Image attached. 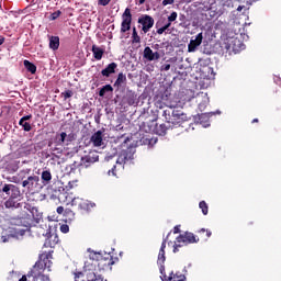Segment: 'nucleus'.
Here are the masks:
<instances>
[{
  "label": "nucleus",
  "mask_w": 281,
  "mask_h": 281,
  "mask_svg": "<svg viewBox=\"0 0 281 281\" xmlns=\"http://www.w3.org/2000/svg\"><path fill=\"white\" fill-rule=\"evenodd\" d=\"M23 207L24 212H29L27 217L20 218L16 227L10 228L8 235H2V243H10L11 238L22 240L25 236V233L30 232V227H32V221H34L35 223H40V221L43 218V213L38 212L37 207L32 206L31 204L27 203H24Z\"/></svg>",
  "instance_id": "1"
},
{
  "label": "nucleus",
  "mask_w": 281,
  "mask_h": 281,
  "mask_svg": "<svg viewBox=\"0 0 281 281\" xmlns=\"http://www.w3.org/2000/svg\"><path fill=\"white\" fill-rule=\"evenodd\" d=\"M139 25H143L142 30L144 34H148L150 32V29L155 25V20L150 15H143L138 19Z\"/></svg>",
  "instance_id": "13"
},
{
  "label": "nucleus",
  "mask_w": 281,
  "mask_h": 281,
  "mask_svg": "<svg viewBox=\"0 0 281 281\" xmlns=\"http://www.w3.org/2000/svg\"><path fill=\"white\" fill-rule=\"evenodd\" d=\"M144 58L149 61L159 60L161 55H159V52H153L149 46H146L144 49Z\"/></svg>",
  "instance_id": "18"
},
{
  "label": "nucleus",
  "mask_w": 281,
  "mask_h": 281,
  "mask_svg": "<svg viewBox=\"0 0 281 281\" xmlns=\"http://www.w3.org/2000/svg\"><path fill=\"white\" fill-rule=\"evenodd\" d=\"M245 8V5H239L238 8H237V12H243V9Z\"/></svg>",
  "instance_id": "56"
},
{
  "label": "nucleus",
  "mask_w": 281,
  "mask_h": 281,
  "mask_svg": "<svg viewBox=\"0 0 281 281\" xmlns=\"http://www.w3.org/2000/svg\"><path fill=\"white\" fill-rule=\"evenodd\" d=\"M177 243H182V245H192L196 243V237L192 233H186L177 237Z\"/></svg>",
  "instance_id": "16"
},
{
  "label": "nucleus",
  "mask_w": 281,
  "mask_h": 281,
  "mask_svg": "<svg viewBox=\"0 0 281 281\" xmlns=\"http://www.w3.org/2000/svg\"><path fill=\"white\" fill-rule=\"evenodd\" d=\"M179 247H183L182 243H177L173 245V254H177V251H179Z\"/></svg>",
  "instance_id": "45"
},
{
  "label": "nucleus",
  "mask_w": 281,
  "mask_h": 281,
  "mask_svg": "<svg viewBox=\"0 0 281 281\" xmlns=\"http://www.w3.org/2000/svg\"><path fill=\"white\" fill-rule=\"evenodd\" d=\"M166 30L167 29L165 26H162V27L157 30V34H164V32H166Z\"/></svg>",
  "instance_id": "50"
},
{
  "label": "nucleus",
  "mask_w": 281,
  "mask_h": 281,
  "mask_svg": "<svg viewBox=\"0 0 281 281\" xmlns=\"http://www.w3.org/2000/svg\"><path fill=\"white\" fill-rule=\"evenodd\" d=\"M166 131H168V126L166 124H160L156 126V133L157 135H166Z\"/></svg>",
  "instance_id": "34"
},
{
  "label": "nucleus",
  "mask_w": 281,
  "mask_h": 281,
  "mask_svg": "<svg viewBox=\"0 0 281 281\" xmlns=\"http://www.w3.org/2000/svg\"><path fill=\"white\" fill-rule=\"evenodd\" d=\"M212 113V115H221V111H216V112H211Z\"/></svg>",
  "instance_id": "59"
},
{
  "label": "nucleus",
  "mask_w": 281,
  "mask_h": 281,
  "mask_svg": "<svg viewBox=\"0 0 281 281\" xmlns=\"http://www.w3.org/2000/svg\"><path fill=\"white\" fill-rule=\"evenodd\" d=\"M19 281H27V276H23Z\"/></svg>",
  "instance_id": "58"
},
{
  "label": "nucleus",
  "mask_w": 281,
  "mask_h": 281,
  "mask_svg": "<svg viewBox=\"0 0 281 281\" xmlns=\"http://www.w3.org/2000/svg\"><path fill=\"white\" fill-rule=\"evenodd\" d=\"M162 116L165 117L167 124H172V126H179V124L188 120V115H186L182 110L172 106L165 109L162 111Z\"/></svg>",
  "instance_id": "3"
},
{
  "label": "nucleus",
  "mask_w": 281,
  "mask_h": 281,
  "mask_svg": "<svg viewBox=\"0 0 281 281\" xmlns=\"http://www.w3.org/2000/svg\"><path fill=\"white\" fill-rule=\"evenodd\" d=\"M63 212H65V207L58 206L57 207V214H63Z\"/></svg>",
  "instance_id": "52"
},
{
  "label": "nucleus",
  "mask_w": 281,
  "mask_h": 281,
  "mask_svg": "<svg viewBox=\"0 0 281 281\" xmlns=\"http://www.w3.org/2000/svg\"><path fill=\"white\" fill-rule=\"evenodd\" d=\"M42 181L45 186L52 181V172L49 170H45L42 172Z\"/></svg>",
  "instance_id": "32"
},
{
  "label": "nucleus",
  "mask_w": 281,
  "mask_h": 281,
  "mask_svg": "<svg viewBox=\"0 0 281 281\" xmlns=\"http://www.w3.org/2000/svg\"><path fill=\"white\" fill-rule=\"evenodd\" d=\"M111 3V0H99V5H109Z\"/></svg>",
  "instance_id": "48"
},
{
  "label": "nucleus",
  "mask_w": 281,
  "mask_h": 281,
  "mask_svg": "<svg viewBox=\"0 0 281 281\" xmlns=\"http://www.w3.org/2000/svg\"><path fill=\"white\" fill-rule=\"evenodd\" d=\"M160 69L161 71H170V64H164Z\"/></svg>",
  "instance_id": "47"
},
{
  "label": "nucleus",
  "mask_w": 281,
  "mask_h": 281,
  "mask_svg": "<svg viewBox=\"0 0 281 281\" xmlns=\"http://www.w3.org/2000/svg\"><path fill=\"white\" fill-rule=\"evenodd\" d=\"M55 142L57 143V146H68L69 145V137L67 136V133L61 132L60 134H57L55 137Z\"/></svg>",
  "instance_id": "21"
},
{
  "label": "nucleus",
  "mask_w": 281,
  "mask_h": 281,
  "mask_svg": "<svg viewBox=\"0 0 281 281\" xmlns=\"http://www.w3.org/2000/svg\"><path fill=\"white\" fill-rule=\"evenodd\" d=\"M75 281H106L102 276H97L95 272H88L86 274V280L85 276L82 272L76 273L75 274Z\"/></svg>",
  "instance_id": "14"
},
{
  "label": "nucleus",
  "mask_w": 281,
  "mask_h": 281,
  "mask_svg": "<svg viewBox=\"0 0 281 281\" xmlns=\"http://www.w3.org/2000/svg\"><path fill=\"white\" fill-rule=\"evenodd\" d=\"M201 232H205V228H202Z\"/></svg>",
  "instance_id": "64"
},
{
  "label": "nucleus",
  "mask_w": 281,
  "mask_h": 281,
  "mask_svg": "<svg viewBox=\"0 0 281 281\" xmlns=\"http://www.w3.org/2000/svg\"><path fill=\"white\" fill-rule=\"evenodd\" d=\"M233 43V47L232 44ZM226 52H229V49H233V52H238V45H239V49H245V44L240 43V40L235 38V40H228L227 42H225L224 44Z\"/></svg>",
  "instance_id": "15"
},
{
  "label": "nucleus",
  "mask_w": 281,
  "mask_h": 281,
  "mask_svg": "<svg viewBox=\"0 0 281 281\" xmlns=\"http://www.w3.org/2000/svg\"><path fill=\"white\" fill-rule=\"evenodd\" d=\"M22 188H25L27 192H40L43 190L41 178L36 175L29 176L25 180L22 181Z\"/></svg>",
  "instance_id": "7"
},
{
  "label": "nucleus",
  "mask_w": 281,
  "mask_h": 281,
  "mask_svg": "<svg viewBox=\"0 0 281 281\" xmlns=\"http://www.w3.org/2000/svg\"><path fill=\"white\" fill-rule=\"evenodd\" d=\"M24 67L30 74H36V65L32 64L30 60H24Z\"/></svg>",
  "instance_id": "31"
},
{
  "label": "nucleus",
  "mask_w": 281,
  "mask_h": 281,
  "mask_svg": "<svg viewBox=\"0 0 281 281\" xmlns=\"http://www.w3.org/2000/svg\"><path fill=\"white\" fill-rule=\"evenodd\" d=\"M224 8H234V2L232 0H226L223 2Z\"/></svg>",
  "instance_id": "43"
},
{
  "label": "nucleus",
  "mask_w": 281,
  "mask_h": 281,
  "mask_svg": "<svg viewBox=\"0 0 281 281\" xmlns=\"http://www.w3.org/2000/svg\"><path fill=\"white\" fill-rule=\"evenodd\" d=\"M199 207L200 210H202V214H204V216H207V203H205V201H201Z\"/></svg>",
  "instance_id": "36"
},
{
  "label": "nucleus",
  "mask_w": 281,
  "mask_h": 281,
  "mask_svg": "<svg viewBox=\"0 0 281 281\" xmlns=\"http://www.w3.org/2000/svg\"><path fill=\"white\" fill-rule=\"evenodd\" d=\"M92 54H93L95 60H102V56H104V49H102L99 46L93 45L92 46Z\"/></svg>",
  "instance_id": "26"
},
{
  "label": "nucleus",
  "mask_w": 281,
  "mask_h": 281,
  "mask_svg": "<svg viewBox=\"0 0 281 281\" xmlns=\"http://www.w3.org/2000/svg\"><path fill=\"white\" fill-rule=\"evenodd\" d=\"M31 172L32 169L30 168L22 169L18 172V175L8 178V181H10L11 183H23V181H25V179L30 177Z\"/></svg>",
  "instance_id": "11"
},
{
  "label": "nucleus",
  "mask_w": 281,
  "mask_h": 281,
  "mask_svg": "<svg viewBox=\"0 0 281 281\" xmlns=\"http://www.w3.org/2000/svg\"><path fill=\"white\" fill-rule=\"evenodd\" d=\"M108 175L115 176V166L111 170L108 171Z\"/></svg>",
  "instance_id": "53"
},
{
  "label": "nucleus",
  "mask_w": 281,
  "mask_h": 281,
  "mask_svg": "<svg viewBox=\"0 0 281 281\" xmlns=\"http://www.w3.org/2000/svg\"><path fill=\"white\" fill-rule=\"evenodd\" d=\"M175 3V0H162V5H172Z\"/></svg>",
  "instance_id": "49"
},
{
  "label": "nucleus",
  "mask_w": 281,
  "mask_h": 281,
  "mask_svg": "<svg viewBox=\"0 0 281 281\" xmlns=\"http://www.w3.org/2000/svg\"><path fill=\"white\" fill-rule=\"evenodd\" d=\"M193 100H195L199 111H203L207 108V104H210V97H207V92H199Z\"/></svg>",
  "instance_id": "9"
},
{
  "label": "nucleus",
  "mask_w": 281,
  "mask_h": 281,
  "mask_svg": "<svg viewBox=\"0 0 281 281\" xmlns=\"http://www.w3.org/2000/svg\"><path fill=\"white\" fill-rule=\"evenodd\" d=\"M157 143V138H151V146Z\"/></svg>",
  "instance_id": "60"
},
{
  "label": "nucleus",
  "mask_w": 281,
  "mask_h": 281,
  "mask_svg": "<svg viewBox=\"0 0 281 281\" xmlns=\"http://www.w3.org/2000/svg\"><path fill=\"white\" fill-rule=\"evenodd\" d=\"M256 122H258V119H255V120L252 121V124H256Z\"/></svg>",
  "instance_id": "62"
},
{
  "label": "nucleus",
  "mask_w": 281,
  "mask_h": 281,
  "mask_svg": "<svg viewBox=\"0 0 281 281\" xmlns=\"http://www.w3.org/2000/svg\"><path fill=\"white\" fill-rule=\"evenodd\" d=\"M4 206L8 210H18V207H22L23 205H21V203H19L16 200H7L4 202Z\"/></svg>",
  "instance_id": "27"
},
{
  "label": "nucleus",
  "mask_w": 281,
  "mask_h": 281,
  "mask_svg": "<svg viewBox=\"0 0 281 281\" xmlns=\"http://www.w3.org/2000/svg\"><path fill=\"white\" fill-rule=\"evenodd\" d=\"M177 16L178 14L176 11L171 12V14L168 16V22L173 23V21H177Z\"/></svg>",
  "instance_id": "39"
},
{
  "label": "nucleus",
  "mask_w": 281,
  "mask_h": 281,
  "mask_svg": "<svg viewBox=\"0 0 281 281\" xmlns=\"http://www.w3.org/2000/svg\"><path fill=\"white\" fill-rule=\"evenodd\" d=\"M59 203H66V205H71V207H77V210H82L83 212H89V210L95 205V203L89 202V200L81 198H74L72 200H59Z\"/></svg>",
  "instance_id": "4"
},
{
  "label": "nucleus",
  "mask_w": 281,
  "mask_h": 281,
  "mask_svg": "<svg viewBox=\"0 0 281 281\" xmlns=\"http://www.w3.org/2000/svg\"><path fill=\"white\" fill-rule=\"evenodd\" d=\"M48 148H49V151L52 153V155H54V157H60V155H63V146L58 145V143L56 140L49 142Z\"/></svg>",
  "instance_id": "19"
},
{
  "label": "nucleus",
  "mask_w": 281,
  "mask_h": 281,
  "mask_svg": "<svg viewBox=\"0 0 281 281\" xmlns=\"http://www.w3.org/2000/svg\"><path fill=\"white\" fill-rule=\"evenodd\" d=\"M181 226H175V228H173V234H179V232H181V228H180Z\"/></svg>",
  "instance_id": "51"
},
{
  "label": "nucleus",
  "mask_w": 281,
  "mask_h": 281,
  "mask_svg": "<svg viewBox=\"0 0 281 281\" xmlns=\"http://www.w3.org/2000/svg\"><path fill=\"white\" fill-rule=\"evenodd\" d=\"M45 269H48V271H52V260L49 258H44L38 260L33 269L27 273V278H38L45 271Z\"/></svg>",
  "instance_id": "5"
},
{
  "label": "nucleus",
  "mask_w": 281,
  "mask_h": 281,
  "mask_svg": "<svg viewBox=\"0 0 281 281\" xmlns=\"http://www.w3.org/2000/svg\"><path fill=\"white\" fill-rule=\"evenodd\" d=\"M146 0H139V3L142 4V3H144Z\"/></svg>",
  "instance_id": "63"
},
{
  "label": "nucleus",
  "mask_w": 281,
  "mask_h": 281,
  "mask_svg": "<svg viewBox=\"0 0 281 281\" xmlns=\"http://www.w3.org/2000/svg\"><path fill=\"white\" fill-rule=\"evenodd\" d=\"M124 85H126V75L120 72L114 82V87H116V89H121V87H124Z\"/></svg>",
  "instance_id": "25"
},
{
  "label": "nucleus",
  "mask_w": 281,
  "mask_h": 281,
  "mask_svg": "<svg viewBox=\"0 0 281 281\" xmlns=\"http://www.w3.org/2000/svg\"><path fill=\"white\" fill-rule=\"evenodd\" d=\"M136 149L134 146H123L122 149L119 151V157L116 159V164L119 166H124L135 159Z\"/></svg>",
  "instance_id": "6"
},
{
  "label": "nucleus",
  "mask_w": 281,
  "mask_h": 281,
  "mask_svg": "<svg viewBox=\"0 0 281 281\" xmlns=\"http://www.w3.org/2000/svg\"><path fill=\"white\" fill-rule=\"evenodd\" d=\"M19 124H20V126H22L23 131H25L26 133H30V131H32V125L29 122L20 121Z\"/></svg>",
  "instance_id": "35"
},
{
  "label": "nucleus",
  "mask_w": 281,
  "mask_h": 281,
  "mask_svg": "<svg viewBox=\"0 0 281 281\" xmlns=\"http://www.w3.org/2000/svg\"><path fill=\"white\" fill-rule=\"evenodd\" d=\"M61 95L64 97V100H67V99L71 98V95H74V92L71 90H67V91L63 92Z\"/></svg>",
  "instance_id": "41"
},
{
  "label": "nucleus",
  "mask_w": 281,
  "mask_h": 281,
  "mask_svg": "<svg viewBox=\"0 0 281 281\" xmlns=\"http://www.w3.org/2000/svg\"><path fill=\"white\" fill-rule=\"evenodd\" d=\"M203 43V33H199L195 38H192L188 45V52H196V47H199Z\"/></svg>",
  "instance_id": "17"
},
{
  "label": "nucleus",
  "mask_w": 281,
  "mask_h": 281,
  "mask_svg": "<svg viewBox=\"0 0 281 281\" xmlns=\"http://www.w3.org/2000/svg\"><path fill=\"white\" fill-rule=\"evenodd\" d=\"M133 23V14H131V9L126 8L122 14L121 23V34H126L131 30V24Z\"/></svg>",
  "instance_id": "8"
},
{
  "label": "nucleus",
  "mask_w": 281,
  "mask_h": 281,
  "mask_svg": "<svg viewBox=\"0 0 281 281\" xmlns=\"http://www.w3.org/2000/svg\"><path fill=\"white\" fill-rule=\"evenodd\" d=\"M132 43L133 45H139V43H142V37H139V34H137L136 27H133Z\"/></svg>",
  "instance_id": "30"
},
{
  "label": "nucleus",
  "mask_w": 281,
  "mask_h": 281,
  "mask_svg": "<svg viewBox=\"0 0 281 281\" xmlns=\"http://www.w3.org/2000/svg\"><path fill=\"white\" fill-rule=\"evenodd\" d=\"M65 215L66 216H71V218H74V216H76V214L74 213V211L69 210V209H66L65 210Z\"/></svg>",
  "instance_id": "44"
},
{
  "label": "nucleus",
  "mask_w": 281,
  "mask_h": 281,
  "mask_svg": "<svg viewBox=\"0 0 281 281\" xmlns=\"http://www.w3.org/2000/svg\"><path fill=\"white\" fill-rule=\"evenodd\" d=\"M1 192H4L10 199H19L21 196V189L14 184H4Z\"/></svg>",
  "instance_id": "12"
},
{
  "label": "nucleus",
  "mask_w": 281,
  "mask_h": 281,
  "mask_svg": "<svg viewBox=\"0 0 281 281\" xmlns=\"http://www.w3.org/2000/svg\"><path fill=\"white\" fill-rule=\"evenodd\" d=\"M166 262V239L162 240L159 254H158V259H157V265L159 267V272L162 277V281H186V276L181 274L179 272L175 273L171 272L169 277L166 276V266L164 263Z\"/></svg>",
  "instance_id": "2"
},
{
  "label": "nucleus",
  "mask_w": 281,
  "mask_h": 281,
  "mask_svg": "<svg viewBox=\"0 0 281 281\" xmlns=\"http://www.w3.org/2000/svg\"><path fill=\"white\" fill-rule=\"evenodd\" d=\"M97 161H100V155H98V151H89L88 155L81 158V166H85V168H89V166L95 164Z\"/></svg>",
  "instance_id": "10"
},
{
  "label": "nucleus",
  "mask_w": 281,
  "mask_h": 281,
  "mask_svg": "<svg viewBox=\"0 0 281 281\" xmlns=\"http://www.w3.org/2000/svg\"><path fill=\"white\" fill-rule=\"evenodd\" d=\"M211 115H212V112L202 113L199 115V122L203 126V128H207V126H210V116Z\"/></svg>",
  "instance_id": "23"
},
{
  "label": "nucleus",
  "mask_w": 281,
  "mask_h": 281,
  "mask_svg": "<svg viewBox=\"0 0 281 281\" xmlns=\"http://www.w3.org/2000/svg\"><path fill=\"white\" fill-rule=\"evenodd\" d=\"M34 281H49V277L45 274H40L38 277H32Z\"/></svg>",
  "instance_id": "37"
},
{
  "label": "nucleus",
  "mask_w": 281,
  "mask_h": 281,
  "mask_svg": "<svg viewBox=\"0 0 281 281\" xmlns=\"http://www.w3.org/2000/svg\"><path fill=\"white\" fill-rule=\"evenodd\" d=\"M60 14H63V12L56 11V12H54V13L50 14L49 20H50V21H56V19H58V16H60Z\"/></svg>",
  "instance_id": "40"
},
{
  "label": "nucleus",
  "mask_w": 281,
  "mask_h": 281,
  "mask_svg": "<svg viewBox=\"0 0 281 281\" xmlns=\"http://www.w3.org/2000/svg\"><path fill=\"white\" fill-rule=\"evenodd\" d=\"M88 252L90 254L89 255V258L90 260H100V258H102V252H98V251H93L91 250L90 248L88 249Z\"/></svg>",
  "instance_id": "33"
},
{
  "label": "nucleus",
  "mask_w": 281,
  "mask_h": 281,
  "mask_svg": "<svg viewBox=\"0 0 281 281\" xmlns=\"http://www.w3.org/2000/svg\"><path fill=\"white\" fill-rule=\"evenodd\" d=\"M170 25H172V22H168L167 24L164 25V27H166V30H168V27H170Z\"/></svg>",
  "instance_id": "57"
},
{
  "label": "nucleus",
  "mask_w": 281,
  "mask_h": 281,
  "mask_svg": "<svg viewBox=\"0 0 281 281\" xmlns=\"http://www.w3.org/2000/svg\"><path fill=\"white\" fill-rule=\"evenodd\" d=\"M3 43H5V37L0 35V45H3Z\"/></svg>",
  "instance_id": "55"
},
{
  "label": "nucleus",
  "mask_w": 281,
  "mask_h": 281,
  "mask_svg": "<svg viewBox=\"0 0 281 281\" xmlns=\"http://www.w3.org/2000/svg\"><path fill=\"white\" fill-rule=\"evenodd\" d=\"M90 142L93 144L95 147L104 146V139L102 135V131L95 132L91 138Z\"/></svg>",
  "instance_id": "20"
},
{
  "label": "nucleus",
  "mask_w": 281,
  "mask_h": 281,
  "mask_svg": "<svg viewBox=\"0 0 281 281\" xmlns=\"http://www.w3.org/2000/svg\"><path fill=\"white\" fill-rule=\"evenodd\" d=\"M274 82H276L277 85H279V87H281V80H280V77H277V79H274Z\"/></svg>",
  "instance_id": "54"
},
{
  "label": "nucleus",
  "mask_w": 281,
  "mask_h": 281,
  "mask_svg": "<svg viewBox=\"0 0 281 281\" xmlns=\"http://www.w3.org/2000/svg\"><path fill=\"white\" fill-rule=\"evenodd\" d=\"M60 47V37L59 36H50L49 37V48L53 49V52H56Z\"/></svg>",
  "instance_id": "24"
},
{
  "label": "nucleus",
  "mask_w": 281,
  "mask_h": 281,
  "mask_svg": "<svg viewBox=\"0 0 281 281\" xmlns=\"http://www.w3.org/2000/svg\"><path fill=\"white\" fill-rule=\"evenodd\" d=\"M213 16H223L225 14V8L217 9L216 11H213Z\"/></svg>",
  "instance_id": "38"
},
{
  "label": "nucleus",
  "mask_w": 281,
  "mask_h": 281,
  "mask_svg": "<svg viewBox=\"0 0 281 281\" xmlns=\"http://www.w3.org/2000/svg\"><path fill=\"white\" fill-rule=\"evenodd\" d=\"M115 69H117V64L111 63L101 71V75L104 76V78H109L111 74H115Z\"/></svg>",
  "instance_id": "22"
},
{
  "label": "nucleus",
  "mask_w": 281,
  "mask_h": 281,
  "mask_svg": "<svg viewBox=\"0 0 281 281\" xmlns=\"http://www.w3.org/2000/svg\"><path fill=\"white\" fill-rule=\"evenodd\" d=\"M27 120H32V114L25 115L22 119H20V123L23 124V122H27Z\"/></svg>",
  "instance_id": "46"
},
{
  "label": "nucleus",
  "mask_w": 281,
  "mask_h": 281,
  "mask_svg": "<svg viewBox=\"0 0 281 281\" xmlns=\"http://www.w3.org/2000/svg\"><path fill=\"white\" fill-rule=\"evenodd\" d=\"M60 232H61L63 234H68V232H69V225L63 224V225L60 226Z\"/></svg>",
  "instance_id": "42"
},
{
  "label": "nucleus",
  "mask_w": 281,
  "mask_h": 281,
  "mask_svg": "<svg viewBox=\"0 0 281 281\" xmlns=\"http://www.w3.org/2000/svg\"><path fill=\"white\" fill-rule=\"evenodd\" d=\"M206 236H207V238H210V236H212V232L206 231Z\"/></svg>",
  "instance_id": "61"
},
{
  "label": "nucleus",
  "mask_w": 281,
  "mask_h": 281,
  "mask_svg": "<svg viewBox=\"0 0 281 281\" xmlns=\"http://www.w3.org/2000/svg\"><path fill=\"white\" fill-rule=\"evenodd\" d=\"M106 93H113V86L112 85H105L99 91L100 98H104V95H106Z\"/></svg>",
  "instance_id": "29"
},
{
  "label": "nucleus",
  "mask_w": 281,
  "mask_h": 281,
  "mask_svg": "<svg viewBox=\"0 0 281 281\" xmlns=\"http://www.w3.org/2000/svg\"><path fill=\"white\" fill-rule=\"evenodd\" d=\"M45 247H56L58 245V236L57 235H50L48 239L45 241Z\"/></svg>",
  "instance_id": "28"
}]
</instances>
